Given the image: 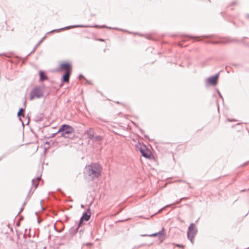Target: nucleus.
<instances>
[{
    "label": "nucleus",
    "instance_id": "nucleus-1",
    "mask_svg": "<svg viewBox=\"0 0 249 249\" xmlns=\"http://www.w3.org/2000/svg\"><path fill=\"white\" fill-rule=\"evenodd\" d=\"M85 173L92 178H98L101 174L100 166L97 163H91L86 166Z\"/></svg>",
    "mask_w": 249,
    "mask_h": 249
},
{
    "label": "nucleus",
    "instance_id": "nucleus-2",
    "mask_svg": "<svg viewBox=\"0 0 249 249\" xmlns=\"http://www.w3.org/2000/svg\"><path fill=\"white\" fill-rule=\"evenodd\" d=\"M57 132H59L61 137L65 138H72L74 136V128L71 125L63 124L60 126Z\"/></svg>",
    "mask_w": 249,
    "mask_h": 249
},
{
    "label": "nucleus",
    "instance_id": "nucleus-3",
    "mask_svg": "<svg viewBox=\"0 0 249 249\" xmlns=\"http://www.w3.org/2000/svg\"><path fill=\"white\" fill-rule=\"evenodd\" d=\"M106 28L107 29H112L111 27H107L105 25H83V24H77V25H69L66 26L63 28L57 29H54L53 30L48 33V34L53 33V32H59L61 31L68 30L71 28Z\"/></svg>",
    "mask_w": 249,
    "mask_h": 249
},
{
    "label": "nucleus",
    "instance_id": "nucleus-4",
    "mask_svg": "<svg viewBox=\"0 0 249 249\" xmlns=\"http://www.w3.org/2000/svg\"><path fill=\"white\" fill-rule=\"evenodd\" d=\"M44 85L35 86L30 93V98L32 100L35 98H40L43 96Z\"/></svg>",
    "mask_w": 249,
    "mask_h": 249
},
{
    "label": "nucleus",
    "instance_id": "nucleus-5",
    "mask_svg": "<svg viewBox=\"0 0 249 249\" xmlns=\"http://www.w3.org/2000/svg\"><path fill=\"white\" fill-rule=\"evenodd\" d=\"M137 147L140 151L142 156L145 158L150 159L151 153L145 145L143 144L140 146L137 145Z\"/></svg>",
    "mask_w": 249,
    "mask_h": 249
},
{
    "label": "nucleus",
    "instance_id": "nucleus-6",
    "mask_svg": "<svg viewBox=\"0 0 249 249\" xmlns=\"http://www.w3.org/2000/svg\"><path fill=\"white\" fill-rule=\"evenodd\" d=\"M219 78V73H217L213 76L208 77L206 79V82L208 85L214 86L217 85Z\"/></svg>",
    "mask_w": 249,
    "mask_h": 249
},
{
    "label": "nucleus",
    "instance_id": "nucleus-7",
    "mask_svg": "<svg viewBox=\"0 0 249 249\" xmlns=\"http://www.w3.org/2000/svg\"><path fill=\"white\" fill-rule=\"evenodd\" d=\"M197 232V229L194 223H191L188 228L187 234H189L192 235H196Z\"/></svg>",
    "mask_w": 249,
    "mask_h": 249
},
{
    "label": "nucleus",
    "instance_id": "nucleus-8",
    "mask_svg": "<svg viewBox=\"0 0 249 249\" xmlns=\"http://www.w3.org/2000/svg\"><path fill=\"white\" fill-rule=\"evenodd\" d=\"M91 216L90 209L89 208L86 211L83 213L81 218V220L88 221L90 219Z\"/></svg>",
    "mask_w": 249,
    "mask_h": 249
},
{
    "label": "nucleus",
    "instance_id": "nucleus-9",
    "mask_svg": "<svg viewBox=\"0 0 249 249\" xmlns=\"http://www.w3.org/2000/svg\"><path fill=\"white\" fill-rule=\"evenodd\" d=\"M71 74V70H68L63 74L61 78V81L63 83H67L69 81L70 76Z\"/></svg>",
    "mask_w": 249,
    "mask_h": 249
},
{
    "label": "nucleus",
    "instance_id": "nucleus-10",
    "mask_svg": "<svg viewBox=\"0 0 249 249\" xmlns=\"http://www.w3.org/2000/svg\"><path fill=\"white\" fill-rule=\"evenodd\" d=\"M60 67L61 69H67L68 70H71V71L72 69V66L71 64L68 62H63L60 64Z\"/></svg>",
    "mask_w": 249,
    "mask_h": 249
},
{
    "label": "nucleus",
    "instance_id": "nucleus-11",
    "mask_svg": "<svg viewBox=\"0 0 249 249\" xmlns=\"http://www.w3.org/2000/svg\"><path fill=\"white\" fill-rule=\"evenodd\" d=\"M39 81L43 82L48 79V76L45 74L44 71H39Z\"/></svg>",
    "mask_w": 249,
    "mask_h": 249
},
{
    "label": "nucleus",
    "instance_id": "nucleus-12",
    "mask_svg": "<svg viewBox=\"0 0 249 249\" xmlns=\"http://www.w3.org/2000/svg\"><path fill=\"white\" fill-rule=\"evenodd\" d=\"M24 110H25V108L21 107L19 108V109L17 113V116L19 118V119L20 121H21V117H24L25 116L24 112Z\"/></svg>",
    "mask_w": 249,
    "mask_h": 249
},
{
    "label": "nucleus",
    "instance_id": "nucleus-13",
    "mask_svg": "<svg viewBox=\"0 0 249 249\" xmlns=\"http://www.w3.org/2000/svg\"><path fill=\"white\" fill-rule=\"evenodd\" d=\"M79 229L77 226L75 227H72L70 229L69 233L71 235H73L77 232Z\"/></svg>",
    "mask_w": 249,
    "mask_h": 249
},
{
    "label": "nucleus",
    "instance_id": "nucleus-14",
    "mask_svg": "<svg viewBox=\"0 0 249 249\" xmlns=\"http://www.w3.org/2000/svg\"><path fill=\"white\" fill-rule=\"evenodd\" d=\"M45 38V36H44L38 42V43L33 48V50L25 57V59H27V58L32 53H34L35 50H36L37 47L39 45V44L43 40V39Z\"/></svg>",
    "mask_w": 249,
    "mask_h": 249
},
{
    "label": "nucleus",
    "instance_id": "nucleus-15",
    "mask_svg": "<svg viewBox=\"0 0 249 249\" xmlns=\"http://www.w3.org/2000/svg\"><path fill=\"white\" fill-rule=\"evenodd\" d=\"M159 234V238L160 240H162L165 235V229L162 228L161 230L158 232Z\"/></svg>",
    "mask_w": 249,
    "mask_h": 249
},
{
    "label": "nucleus",
    "instance_id": "nucleus-16",
    "mask_svg": "<svg viewBox=\"0 0 249 249\" xmlns=\"http://www.w3.org/2000/svg\"><path fill=\"white\" fill-rule=\"evenodd\" d=\"M84 224V220H81V218H80V220L77 224V226L78 227V228H80L81 227H82V226ZM83 231V229L82 228H81L80 230H79V232L80 233H81Z\"/></svg>",
    "mask_w": 249,
    "mask_h": 249
},
{
    "label": "nucleus",
    "instance_id": "nucleus-17",
    "mask_svg": "<svg viewBox=\"0 0 249 249\" xmlns=\"http://www.w3.org/2000/svg\"><path fill=\"white\" fill-rule=\"evenodd\" d=\"M159 233L156 232V233H152L151 234H141V236L142 237H146V236L155 237V236H158L159 237Z\"/></svg>",
    "mask_w": 249,
    "mask_h": 249
},
{
    "label": "nucleus",
    "instance_id": "nucleus-18",
    "mask_svg": "<svg viewBox=\"0 0 249 249\" xmlns=\"http://www.w3.org/2000/svg\"><path fill=\"white\" fill-rule=\"evenodd\" d=\"M188 239L191 241V242L193 244L194 243V238L195 237V235H190L189 234H187Z\"/></svg>",
    "mask_w": 249,
    "mask_h": 249
},
{
    "label": "nucleus",
    "instance_id": "nucleus-19",
    "mask_svg": "<svg viewBox=\"0 0 249 249\" xmlns=\"http://www.w3.org/2000/svg\"><path fill=\"white\" fill-rule=\"evenodd\" d=\"M94 141H101L103 139V137L100 135H97L96 136H94Z\"/></svg>",
    "mask_w": 249,
    "mask_h": 249
},
{
    "label": "nucleus",
    "instance_id": "nucleus-20",
    "mask_svg": "<svg viewBox=\"0 0 249 249\" xmlns=\"http://www.w3.org/2000/svg\"><path fill=\"white\" fill-rule=\"evenodd\" d=\"M87 134L88 135V137L90 139V140H92L94 139V136L93 135V134H91V133H89V131H88L87 132Z\"/></svg>",
    "mask_w": 249,
    "mask_h": 249
},
{
    "label": "nucleus",
    "instance_id": "nucleus-21",
    "mask_svg": "<svg viewBox=\"0 0 249 249\" xmlns=\"http://www.w3.org/2000/svg\"><path fill=\"white\" fill-rule=\"evenodd\" d=\"M34 180L35 179H32V183L35 186V189H36L37 186H38V183L37 182V183H35L34 182Z\"/></svg>",
    "mask_w": 249,
    "mask_h": 249
},
{
    "label": "nucleus",
    "instance_id": "nucleus-22",
    "mask_svg": "<svg viewBox=\"0 0 249 249\" xmlns=\"http://www.w3.org/2000/svg\"><path fill=\"white\" fill-rule=\"evenodd\" d=\"M238 4V1L237 0H234L232 1L230 5V6H234Z\"/></svg>",
    "mask_w": 249,
    "mask_h": 249
},
{
    "label": "nucleus",
    "instance_id": "nucleus-23",
    "mask_svg": "<svg viewBox=\"0 0 249 249\" xmlns=\"http://www.w3.org/2000/svg\"><path fill=\"white\" fill-rule=\"evenodd\" d=\"M50 142H49V141H46L45 142V145H48V146L47 147H45V150H46L47 149H49V145L50 144Z\"/></svg>",
    "mask_w": 249,
    "mask_h": 249
},
{
    "label": "nucleus",
    "instance_id": "nucleus-24",
    "mask_svg": "<svg viewBox=\"0 0 249 249\" xmlns=\"http://www.w3.org/2000/svg\"><path fill=\"white\" fill-rule=\"evenodd\" d=\"M60 133L59 132H56L55 133H53L52 134V135L50 136V138L54 137L57 134Z\"/></svg>",
    "mask_w": 249,
    "mask_h": 249
},
{
    "label": "nucleus",
    "instance_id": "nucleus-25",
    "mask_svg": "<svg viewBox=\"0 0 249 249\" xmlns=\"http://www.w3.org/2000/svg\"><path fill=\"white\" fill-rule=\"evenodd\" d=\"M217 93H218V95H219V97H220L221 98H222V99L223 100V97H222V96L221 94L220 93V91H219V90H218V89H217Z\"/></svg>",
    "mask_w": 249,
    "mask_h": 249
},
{
    "label": "nucleus",
    "instance_id": "nucleus-26",
    "mask_svg": "<svg viewBox=\"0 0 249 249\" xmlns=\"http://www.w3.org/2000/svg\"><path fill=\"white\" fill-rule=\"evenodd\" d=\"M163 209H164V207H163V208H161L160 209V210H159V211H158L157 213H156L154 214V215H155V214H156L157 213H159L161 212L162 211V210ZM153 215H154V214H153V215H152L151 216H153Z\"/></svg>",
    "mask_w": 249,
    "mask_h": 249
},
{
    "label": "nucleus",
    "instance_id": "nucleus-27",
    "mask_svg": "<svg viewBox=\"0 0 249 249\" xmlns=\"http://www.w3.org/2000/svg\"><path fill=\"white\" fill-rule=\"evenodd\" d=\"M176 246L178 247H179V248H184L183 245H181V244H176Z\"/></svg>",
    "mask_w": 249,
    "mask_h": 249
},
{
    "label": "nucleus",
    "instance_id": "nucleus-28",
    "mask_svg": "<svg viewBox=\"0 0 249 249\" xmlns=\"http://www.w3.org/2000/svg\"><path fill=\"white\" fill-rule=\"evenodd\" d=\"M211 43H212V44H215L220 43V42L218 41H212V42H211Z\"/></svg>",
    "mask_w": 249,
    "mask_h": 249
},
{
    "label": "nucleus",
    "instance_id": "nucleus-29",
    "mask_svg": "<svg viewBox=\"0 0 249 249\" xmlns=\"http://www.w3.org/2000/svg\"><path fill=\"white\" fill-rule=\"evenodd\" d=\"M79 78H83L84 79H86V78L82 74H80L79 75Z\"/></svg>",
    "mask_w": 249,
    "mask_h": 249
},
{
    "label": "nucleus",
    "instance_id": "nucleus-30",
    "mask_svg": "<svg viewBox=\"0 0 249 249\" xmlns=\"http://www.w3.org/2000/svg\"><path fill=\"white\" fill-rule=\"evenodd\" d=\"M85 80L86 81V82H87V83L88 84H90V85H91V84H92V82H91V81H89V80H87V79H85Z\"/></svg>",
    "mask_w": 249,
    "mask_h": 249
},
{
    "label": "nucleus",
    "instance_id": "nucleus-31",
    "mask_svg": "<svg viewBox=\"0 0 249 249\" xmlns=\"http://www.w3.org/2000/svg\"><path fill=\"white\" fill-rule=\"evenodd\" d=\"M113 29H115V30H119V31H124V30H123L122 29H120V28H114Z\"/></svg>",
    "mask_w": 249,
    "mask_h": 249
},
{
    "label": "nucleus",
    "instance_id": "nucleus-32",
    "mask_svg": "<svg viewBox=\"0 0 249 249\" xmlns=\"http://www.w3.org/2000/svg\"><path fill=\"white\" fill-rule=\"evenodd\" d=\"M227 121L228 122H232V121H235V120L234 119H228L227 120Z\"/></svg>",
    "mask_w": 249,
    "mask_h": 249
},
{
    "label": "nucleus",
    "instance_id": "nucleus-33",
    "mask_svg": "<svg viewBox=\"0 0 249 249\" xmlns=\"http://www.w3.org/2000/svg\"><path fill=\"white\" fill-rule=\"evenodd\" d=\"M184 198H181L179 201H177L176 202V204H178L180 203V202L181 201V200L182 199H183Z\"/></svg>",
    "mask_w": 249,
    "mask_h": 249
},
{
    "label": "nucleus",
    "instance_id": "nucleus-34",
    "mask_svg": "<svg viewBox=\"0 0 249 249\" xmlns=\"http://www.w3.org/2000/svg\"><path fill=\"white\" fill-rule=\"evenodd\" d=\"M139 129H140V131L141 132V134H143L144 131L142 129H141V128H140Z\"/></svg>",
    "mask_w": 249,
    "mask_h": 249
},
{
    "label": "nucleus",
    "instance_id": "nucleus-35",
    "mask_svg": "<svg viewBox=\"0 0 249 249\" xmlns=\"http://www.w3.org/2000/svg\"><path fill=\"white\" fill-rule=\"evenodd\" d=\"M248 162H245L244 163H243V164H242L241 165V166H245L247 164H248Z\"/></svg>",
    "mask_w": 249,
    "mask_h": 249
},
{
    "label": "nucleus",
    "instance_id": "nucleus-36",
    "mask_svg": "<svg viewBox=\"0 0 249 249\" xmlns=\"http://www.w3.org/2000/svg\"><path fill=\"white\" fill-rule=\"evenodd\" d=\"M144 137L145 138L149 140L148 136L147 135H144Z\"/></svg>",
    "mask_w": 249,
    "mask_h": 249
},
{
    "label": "nucleus",
    "instance_id": "nucleus-37",
    "mask_svg": "<svg viewBox=\"0 0 249 249\" xmlns=\"http://www.w3.org/2000/svg\"><path fill=\"white\" fill-rule=\"evenodd\" d=\"M40 178H41V176H38V177L36 178V180H39Z\"/></svg>",
    "mask_w": 249,
    "mask_h": 249
},
{
    "label": "nucleus",
    "instance_id": "nucleus-38",
    "mask_svg": "<svg viewBox=\"0 0 249 249\" xmlns=\"http://www.w3.org/2000/svg\"><path fill=\"white\" fill-rule=\"evenodd\" d=\"M1 55H4L5 56H7V55L6 54V53H0V56H1Z\"/></svg>",
    "mask_w": 249,
    "mask_h": 249
},
{
    "label": "nucleus",
    "instance_id": "nucleus-39",
    "mask_svg": "<svg viewBox=\"0 0 249 249\" xmlns=\"http://www.w3.org/2000/svg\"><path fill=\"white\" fill-rule=\"evenodd\" d=\"M23 210V206L20 209V211L18 213V214H19Z\"/></svg>",
    "mask_w": 249,
    "mask_h": 249
},
{
    "label": "nucleus",
    "instance_id": "nucleus-40",
    "mask_svg": "<svg viewBox=\"0 0 249 249\" xmlns=\"http://www.w3.org/2000/svg\"><path fill=\"white\" fill-rule=\"evenodd\" d=\"M98 40H99L100 41H104L105 40L103 38H99Z\"/></svg>",
    "mask_w": 249,
    "mask_h": 249
},
{
    "label": "nucleus",
    "instance_id": "nucleus-41",
    "mask_svg": "<svg viewBox=\"0 0 249 249\" xmlns=\"http://www.w3.org/2000/svg\"><path fill=\"white\" fill-rule=\"evenodd\" d=\"M188 36L191 38H194L195 37H196V36Z\"/></svg>",
    "mask_w": 249,
    "mask_h": 249
},
{
    "label": "nucleus",
    "instance_id": "nucleus-42",
    "mask_svg": "<svg viewBox=\"0 0 249 249\" xmlns=\"http://www.w3.org/2000/svg\"><path fill=\"white\" fill-rule=\"evenodd\" d=\"M246 17L247 18H249V14H246Z\"/></svg>",
    "mask_w": 249,
    "mask_h": 249
},
{
    "label": "nucleus",
    "instance_id": "nucleus-43",
    "mask_svg": "<svg viewBox=\"0 0 249 249\" xmlns=\"http://www.w3.org/2000/svg\"><path fill=\"white\" fill-rule=\"evenodd\" d=\"M42 200H41V201H40V206H41V207L42 209H43V207H42V204H41V202H42Z\"/></svg>",
    "mask_w": 249,
    "mask_h": 249
},
{
    "label": "nucleus",
    "instance_id": "nucleus-44",
    "mask_svg": "<svg viewBox=\"0 0 249 249\" xmlns=\"http://www.w3.org/2000/svg\"><path fill=\"white\" fill-rule=\"evenodd\" d=\"M143 245H144V244L141 245H140L139 246H138V248H139V247H141V246H143Z\"/></svg>",
    "mask_w": 249,
    "mask_h": 249
},
{
    "label": "nucleus",
    "instance_id": "nucleus-45",
    "mask_svg": "<svg viewBox=\"0 0 249 249\" xmlns=\"http://www.w3.org/2000/svg\"><path fill=\"white\" fill-rule=\"evenodd\" d=\"M217 109H218V111H219V105H217Z\"/></svg>",
    "mask_w": 249,
    "mask_h": 249
},
{
    "label": "nucleus",
    "instance_id": "nucleus-46",
    "mask_svg": "<svg viewBox=\"0 0 249 249\" xmlns=\"http://www.w3.org/2000/svg\"><path fill=\"white\" fill-rule=\"evenodd\" d=\"M29 123V119H28V122H27V124H28Z\"/></svg>",
    "mask_w": 249,
    "mask_h": 249
},
{
    "label": "nucleus",
    "instance_id": "nucleus-47",
    "mask_svg": "<svg viewBox=\"0 0 249 249\" xmlns=\"http://www.w3.org/2000/svg\"><path fill=\"white\" fill-rule=\"evenodd\" d=\"M37 223H40V221L39 220V219H37Z\"/></svg>",
    "mask_w": 249,
    "mask_h": 249
},
{
    "label": "nucleus",
    "instance_id": "nucleus-48",
    "mask_svg": "<svg viewBox=\"0 0 249 249\" xmlns=\"http://www.w3.org/2000/svg\"><path fill=\"white\" fill-rule=\"evenodd\" d=\"M2 158H3V157H2V156H1V157H0V160L2 159Z\"/></svg>",
    "mask_w": 249,
    "mask_h": 249
},
{
    "label": "nucleus",
    "instance_id": "nucleus-49",
    "mask_svg": "<svg viewBox=\"0 0 249 249\" xmlns=\"http://www.w3.org/2000/svg\"><path fill=\"white\" fill-rule=\"evenodd\" d=\"M81 207H82V208H83V207H84V205L82 204V205H81Z\"/></svg>",
    "mask_w": 249,
    "mask_h": 249
},
{
    "label": "nucleus",
    "instance_id": "nucleus-50",
    "mask_svg": "<svg viewBox=\"0 0 249 249\" xmlns=\"http://www.w3.org/2000/svg\"><path fill=\"white\" fill-rule=\"evenodd\" d=\"M91 243H88V244H87V245H91Z\"/></svg>",
    "mask_w": 249,
    "mask_h": 249
},
{
    "label": "nucleus",
    "instance_id": "nucleus-51",
    "mask_svg": "<svg viewBox=\"0 0 249 249\" xmlns=\"http://www.w3.org/2000/svg\"><path fill=\"white\" fill-rule=\"evenodd\" d=\"M116 103L119 104H120V102H116Z\"/></svg>",
    "mask_w": 249,
    "mask_h": 249
},
{
    "label": "nucleus",
    "instance_id": "nucleus-52",
    "mask_svg": "<svg viewBox=\"0 0 249 249\" xmlns=\"http://www.w3.org/2000/svg\"><path fill=\"white\" fill-rule=\"evenodd\" d=\"M35 214H36V215H37V212H36V213H35Z\"/></svg>",
    "mask_w": 249,
    "mask_h": 249
},
{
    "label": "nucleus",
    "instance_id": "nucleus-53",
    "mask_svg": "<svg viewBox=\"0 0 249 249\" xmlns=\"http://www.w3.org/2000/svg\"><path fill=\"white\" fill-rule=\"evenodd\" d=\"M25 204V202H24V203L23 204V206H24Z\"/></svg>",
    "mask_w": 249,
    "mask_h": 249
},
{
    "label": "nucleus",
    "instance_id": "nucleus-54",
    "mask_svg": "<svg viewBox=\"0 0 249 249\" xmlns=\"http://www.w3.org/2000/svg\"><path fill=\"white\" fill-rule=\"evenodd\" d=\"M178 45H179V46H181V45L180 43L178 44Z\"/></svg>",
    "mask_w": 249,
    "mask_h": 249
},
{
    "label": "nucleus",
    "instance_id": "nucleus-55",
    "mask_svg": "<svg viewBox=\"0 0 249 249\" xmlns=\"http://www.w3.org/2000/svg\"><path fill=\"white\" fill-rule=\"evenodd\" d=\"M249 249V248H247V249Z\"/></svg>",
    "mask_w": 249,
    "mask_h": 249
}]
</instances>
